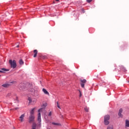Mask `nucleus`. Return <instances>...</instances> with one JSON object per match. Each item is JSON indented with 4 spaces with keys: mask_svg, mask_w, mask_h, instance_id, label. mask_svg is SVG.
Segmentation results:
<instances>
[{
    "mask_svg": "<svg viewBox=\"0 0 129 129\" xmlns=\"http://www.w3.org/2000/svg\"><path fill=\"white\" fill-rule=\"evenodd\" d=\"M46 106H47V103H45L43 105V107L39 109L38 110V118L37 120L38 122H41V111H43V110H45V108H46Z\"/></svg>",
    "mask_w": 129,
    "mask_h": 129,
    "instance_id": "nucleus-1",
    "label": "nucleus"
},
{
    "mask_svg": "<svg viewBox=\"0 0 129 129\" xmlns=\"http://www.w3.org/2000/svg\"><path fill=\"white\" fill-rule=\"evenodd\" d=\"M9 63L12 68L15 69L16 68V67H17V63L16 62V61L15 60H9Z\"/></svg>",
    "mask_w": 129,
    "mask_h": 129,
    "instance_id": "nucleus-2",
    "label": "nucleus"
},
{
    "mask_svg": "<svg viewBox=\"0 0 129 129\" xmlns=\"http://www.w3.org/2000/svg\"><path fill=\"white\" fill-rule=\"evenodd\" d=\"M35 120V116L34 115H30L29 117L28 121L29 123H32Z\"/></svg>",
    "mask_w": 129,
    "mask_h": 129,
    "instance_id": "nucleus-3",
    "label": "nucleus"
},
{
    "mask_svg": "<svg viewBox=\"0 0 129 129\" xmlns=\"http://www.w3.org/2000/svg\"><path fill=\"white\" fill-rule=\"evenodd\" d=\"M81 86L82 88H84V86L85 85V84L86 83V80H81Z\"/></svg>",
    "mask_w": 129,
    "mask_h": 129,
    "instance_id": "nucleus-4",
    "label": "nucleus"
},
{
    "mask_svg": "<svg viewBox=\"0 0 129 129\" xmlns=\"http://www.w3.org/2000/svg\"><path fill=\"white\" fill-rule=\"evenodd\" d=\"M10 70L5 69V68H2L1 70H0V73H5V72H7V71H9Z\"/></svg>",
    "mask_w": 129,
    "mask_h": 129,
    "instance_id": "nucleus-5",
    "label": "nucleus"
},
{
    "mask_svg": "<svg viewBox=\"0 0 129 129\" xmlns=\"http://www.w3.org/2000/svg\"><path fill=\"white\" fill-rule=\"evenodd\" d=\"M24 117H25V114L21 115L20 117V120L21 122H23V121H24Z\"/></svg>",
    "mask_w": 129,
    "mask_h": 129,
    "instance_id": "nucleus-6",
    "label": "nucleus"
},
{
    "mask_svg": "<svg viewBox=\"0 0 129 129\" xmlns=\"http://www.w3.org/2000/svg\"><path fill=\"white\" fill-rule=\"evenodd\" d=\"M122 113V109L120 108L119 110V112H118V115L119 117H122V114H121Z\"/></svg>",
    "mask_w": 129,
    "mask_h": 129,
    "instance_id": "nucleus-7",
    "label": "nucleus"
},
{
    "mask_svg": "<svg viewBox=\"0 0 129 129\" xmlns=\"http://www.w3.org/2000/svg\"><path fill=\"white\" fill-rule=\"evenodd\" d=\"M33 52L34 53V54L33 55L34 58H36L37 57V55L38 54V50L37 49H35L33 51Z\"/></svg>",
    "mask_w": 129,
    "mask_h": 129,
    "instance_id": "nucleus-8",
    "label": "nucleus"
},
{
    "mask_svg": "<svg viewBox=\"0 0 129 129\" xmlns=\"http://www.w3.org/2000/svg\"><path fill=\"white\" fill-rule=\"evenodd\" d=\"M120 69L122 70V71H124V72H126V69H125V68H124V67H123V66H120Z\"/></svg>",
    "mask_w": 129,
    "mask_h": 129,
    "instance_id": "nucleus-9",
    "label": "nucleus"
},
{
    "mask_svg": "<svg viewBox=\"0 0 129 129\" xmlns=\"http://www.w3.org/2000/svg\"><path fill=\"white\" fill-rule=\"evenodd\" d=\"M42 91L43 92H44V94H46L47 95H49V92L48 91H47V90H46L45 89H42Z\"/></svg>",
    "mask_w": 129,
    "mask_h": 129,
    "instance_id": "nucleus-10",
    "label": "nucleus"
},
{
    "mask_svg": "<svg viewBox=\"0 0 129 129\" xmlns=\"http://www.w3.org/2000/svg\"><path fill=\"white\" fill-rule=\"evenodd\" d=\"M125 126L127 127H129V120H125Z\"/></svg>",
    "mask_w": 129,
    "mask_h": 129,
    "instance_id": "nucleus-11",
    "label": "nucleus"
},
{
    "mask_svg": "<svg viewBox=\"0 0 129 129\" xmlns=\"http://www.w3.org/2000/svg\"><path fill=\"white\" fill-rule=\"evenodd\" d=\"M104 120H109V115H106L104 117Z\"/></svg>",
    "mask_w": 129,
    "mask_h": 129,
    "instance_id": "nucleus-12",
    "label": "nucleus"
},
{
    "mask_svg": "<svg viewBox=\"0 0 129 129\" xmlns=\"http://www.w3.org/2000/svg\"><path fill=\"white\" fill-rule=\"evenodd\" d=\"M35 110V108H33L30 111V115H34V111Z\"/></svg>",
    "mask_w": 129,
    "mask_h": 129,
    "instance_id": "nucleus-13",
    "label": "nucleus"
},
{
    "mask_svg": "<svg viewBox=\"0 0 129 129\" xmlns=\"http://www.w3.org/2000/svg\"><path fill=\"white\" fill-rule=\"evenodd\" d=\"M104 123L105 125L109 124V121L108 120H104Z\"/></svg>",
    "mask_w": 129,
    "mask_h": 129,
    "instance_id": "nucleus-14",
    "label": "nucleus"
},
{
    "mask_svg": "<svg viewBox=\"0 0 129 129\" xmlns=\"http://www.w3.org/2000/svg\"><path fill=\"white\" fill-rule=\"evenodd\" d=\"M3 87H9L10 86V84H5L2 85Z\"/></svg>",
    "mask_w": 129,
    "mask_h": 129,
    "instance_id": "nucleus-15",
    "label": "nucleus"
},
{
    "mask_svg": "<svg viewBox=\"0 0 129 129\" xmlns=\"http://www.w3.org/2000/svg\"><path fill=\"white\" fill-rule=\"evenodd\" d=\"M19 64H20V65H24V61H23L22 59H20V60H19Z\"/></svg>",
    "mask_w": 129,
    "mask_h": 129,
    "instance_id": "nucleus-16",
    "label": "nucleus"
},
{
    "mask_svg": "<svg viewBox=\"0 0 129 129\" xmlns=\"http://www.w3.org/2000/svg\"><path fill=\"white\" fill-rule=\"evenodd\" d=\"M52 124L53 125H60V124L59 123H56V122H52Z\"/></svg>",
    "mask_w": 129,
    "mask_h": 129,
    "instance_id": "nucleus-17",
    "label": "nucleus"
},
{
    "mask_svg": "<svg viewBox=\"0 0 129 129\" xmlns=\"http://www.w3.org/2000/svg\"><path fill=\"white\" fill-rule=\"evenodd\" d=\"M85 111H86L87 112H88L89 111V108H88L87 107H86L84 108Z\"/></svg>",
    "mask_w": 129,
    "mask_h": 129,
    "instance_id": "nucleus-18",
    "label": "nucleus"
},
{
    "mask_svg": "<svg viewBox=\"0 0 129 129\" xmlns=\"http://www.w3.org/2000/svg\"><path fill=\"white\" fill-rule=\"evenodd\" d=\"M28 99L29 101V103H31L32 102V98L31 97H28Z\"/></svg>",
    "mask_w": 129,
    "mask_h": 129,
    "instance_id": "nucleus-19",
    "label": "nucleus"
},
{
    "mask_svg": "<svg viewBox=\"0 0 129 129\" xmlns=\"http://www.w3.org/2000/svg\"><path fill=\"white\" fill-rule=\"evenodd\" d=\"M107 129H113L112 125L108 126Z\"/></svg>",
    "mask_w": 129,
    "mask_h": 129,
    "instance_id": "nucleus-20",
    "label": "nucleus"
},
{
    "mask_svg": "<svg viewBox=\"0 0 129 129\" xmlns=\"http://www.w3.org/2000/svg\"><path fill=\"white\" fill-rule=\"evenodd\" d=\"M11 95H12V93H9L7 94V96L9 97L11 96Z\"/></svg>",
    "mask_w": 129,
    "mask_h": 129,
    "instance_id": "nucleus-21",
    "label": "nucleus"
},
{
    "mask_svg": "<svg viewBox=\"0 0 129 129\" xmlns=\"http://www.w3.org/2000/svg\"><path fill=\"white\" fill-rule=\"evenodd\" d=\"M57 106L58 108H59V109H61V107H60V106L59 105V103H58V102H57Z\"/></svg>",
    "mask_w": 129,
    "mask_h": 129,
    "instance_id": "nucleus-22",
    "label": "nucleus"
},
{
    "mask_svg": "<svg viewBox=\"0 0 129 129\" xmlns=\"http://www.w3.org/2000/svg\"><path fill=\"white\" fill-rule=\"evenodd\" d=\"M79 92H80V97H81V96H82V94H81V91L79 90Z\"/></svg>",
    "mask_w": 129,
    "mask_h": 129,
    "instance_id": "nucleus-23",
    "label": "nucleus"
},
{
    "mask_svg": "<svg viewBox=\"0 0 129 129\" xmlns=\"http://www.w3.org/2000/svg\"><path fill=\"white\" fill-rule=\"evenodd\" d=\"M87 3H91L92 0H87Z\"/></svg>",
    "mask_w": 129,
    "mask_h": 129,
    "instance_id": "nucleus-24",
    "label": "nucleus"
},
{
    "mask_svg": "<svg viewBox=\"0 0 129 129\" xmlns=\"http://www.w3.org/2000/svg\"><path fill=\"white\" fill-rule=\"evenodd\" d=\"M52 115V112H50L48 114V116H51Z\"/></svg>",
    "mask_w": 129,
    "mask_h": 129,
    "instance_id": "nucleus-25",
    "label": "nucleus"
},
{
    "mask_svg": "<svg viewBox=\"0 0 129 129\" xmlns=\"http://www.w3.org/2000/svg\"><path fill=\"white\" fill-rule=\"evenodd\" d=\"M15 110H17V109H19V108H15Z\"/></svg>",
    "mask_w": 129,
    "mask_h": 129,
    "instance_id": "nucleus-26",
    "label": "nucleus"
},
{
    "mask_svg": "<svg viewBox=\"0 0 129 129\" xmlns=\"http://www.w3.org/2000/svg\"><path fill=\"white\" fill-rule=\"evenodd\" d=\"M56 2H59V0H55Z\"/></svg>",
    "mask_w": 129,
    "mask_h": 129,
    "instance_id": "nucleus-27",
    "label": "nucleus"
},
{
    "mask_svg": "<svg viewBox=\"0 0 129 129\" xmlns=\"http://www.w3.org/2000/svg\"><path fill=\"white\" fill-rule=\"evenodd\" d=\"M17 48H18V47H19V45H17Z\"/></svg>",
    "mask_w": 129,
    "mask_h": 129,
    "instance_id": "nucleus-28",
    "label": "nucleus"
},
{
    "mask_svg": "<svg viewBox=\"0 0 129 129\" xmlns=\"http://www.w3.org/2000/svg\"><path fill=\"white\" fill-rule=\"evenodd\" d=\"M128 83H129V81H128Z\"/></svg>",
    "mask_w": 129,
    "mask_h": 129,
    "instance_id": "nucleus-29",
    "label": "nucleus"
}]
</instances>
